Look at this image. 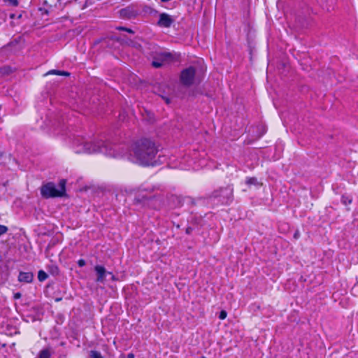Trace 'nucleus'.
<instances>
[{"mask_svg":"<svg viewBox=\"0 0 358 358\" xmlns=\"http://www.w3.org/2000/svg\"><path fill=\"white\" fill-rule=\"evenodd\" d=\"M157 153L155 144L147 139L138 142L134 148L136 162L142 165H154V159Z\"/></svg>","mask_w":358,"mask_h":358,"instance_id":"1","label":"nucleus"},{"mask_svg":"<svg viewBox=\"0 0 358 358\" xmlns=\"http://www.w3.org/2000/svg\"><path fill=\"white\" fill-rule=\"evenodd\" d=\"M81 148L76 150V152L95 153L101 152L107 156L117 157L120 155L116 152L115 148L109 143L102 141H85L80 145Z\"/></svg>","mask_w":358,"mask_h":358,"instance_id":"2","label":"nucleus"},{"mask_svg":"<svg viewBox=\"0 0 358 358\" xmlns=\"http://www.w3.org/2000/svg\"><path fill=\"white\" fill-rule=\"evenodd\" d=\"M66 192V180H61L58 187L53 182H48L42 185L41 194L43 197L48 199L52 197H62Z\"/></svg>","mask_w":358,"mask_h":358,"instance_id":"3","label":"nucleus"},{"mask_svg":"<svg viewBox=\"0 0 358 358\" xmlns=\"http://www.w3.org/2000/svg\"><path fill=\"white\" fill-rule=\"evenodd\" d=\"M213 196L218 198L222 204L229 203L233 199V189L231 187L222 188L213 193Z\"/></svg>","mask_w":358,"mask_h":358,"instance_id":"4","label":"nucleus"},{"mask_svg":"<svg viewBox=\"0 0 358 358\" xmlns=\"http://www.w3.org/2000/svg\"><path fill=\"white\" fill-rule=\"evenodd\" d=\"M173 59V56L170 52H161L157 54L154 57L152 65L155 68H159L164 64L171 62Z\"/></svg>","mask_w":358,"mask_h":358,"instance_id":"5","label":"nucleus"},{"mask_svg":"<svg viewBox=\"0 0 358 358\" xmlns=\"http://www.w3.org/2000/svg\"><path fill=\"white\" fill-rule=\"evenodd\" d=\"M195 69L189 67L184 69L180 74V81L185 86H190L193 84L195 77Z\"/></svg>","mask_w":358,"mask_h":358,"instance_id":"6","label":"nucleus"},{"mask_svg":"<svg viewBox=\"0 0 358 358\" xmlns=\"http://www.w3.org/2000/svg\"><path fill=\"white\" fill-rule=\"evenodd\" d=\"M94 270L97 275L96 281L98 282L103 283L105 282L106 276L107 274L111 275L112 279H114V275L111 273L107 272L106 268L102 266H96L94 267Z\"/></svg>","mask_w":358,"mask_h":358,"instance_id":"7","label":"nucleus"},{"mask_svg":"<svg viewBox=\"0 0 358 358\" xmlns=\"http://www.w3.org/2000/svg\"><path fill=\"white\" fill-rule=\"evenodd\" d=\"M174 22V20L166 13H162L159 15L158 24L164 27H169Z\"/></svg>","mask_w":358,"mask_h":358,"instance_id":"8","label":"nucleus"},{"mask_svg":"<svg viewBox=\"0 0 358 358\" xmlns=\"http://www.w3.org/2000/svg\"><path fill=\"white\" fill-rule=\"evenodd\" d=\"M34 275L31 272H20L18 276V280L26 283L31 282L33 280Z\"/></svg>","mask_w":358,"mask_h":358,"instance_id":"9","label":"nucleus"},{"mask_svg":"<svg viewBox=\"0 0 358 358\" xmlns=\"http://www.w3.org/2000/svg\"><path fill=\"white\" fill-rule=\"evenodd\" d=\"M45 76L48 75H57V76H69L70 73L67 71H59V70H50L48 71L45 74Z\"/></svg>","mask_w":358,"mask_h":358,"instance_id":"10","label":"nucleus"},{"mask_svg":"<svg viewBox=\"0 0 358 358\" xmlns=\"http://www.w3.org/2000/svg\"><path fill=\"white\" fill-rule=\"evenodd\" d=\"M51 356V352L50 349L46 348L42 350L39 354L38 358H50Z\"/></svg>","mask_w":358,"mask_h":358,"instance_id":"11","label":"nucleus"},{"mask_svg":"<svg viewBox=\"0 0 358 358\" xmlns=\"http://www.w3.org/2000/svg\"><path fill=\"white\" fill-rule=\"evenodd\" d=\"M124 43L129 46L135 48L136 49H139L141 48V45L139 43H138L137 42H135L132 40L127 39Z\"/></svg>","mask_w":358,"mask_h":358,"instance_id":"12","label":"nucleus"},{"mask_svg":"<svg viewBox=\"0 0 358 358\" xmlns=\"http://www.w3.org/2000/svg\"><path fill=\"white\" fill-rule=\"evenodd\" d=\"M48 274L43 270H40L38 273V279L39 281L43 282L48 278Z\"/></svg>","mask_w":358,"mask_h":358,"instance_id":"13","label":"nucleus"},{"mask_svg":"<svg viewBox=\"0 0 358 358\" xmlns=\"http://www.w3.org/2000/svg\"><path fill=\"white\" fill-rule=\"evenodd\" d=\"M90 357L91 358H103L101 354L96 350H91L90 352Z\"/></svg>","mask_w":358,"mask_h":358,"instance_id":"14","label":"nucleus"},{"mask_svg":"<svg viewBox=\"0 0 358 358\" xmlns=\"http://www.w3.org/2000/svg\"><path fill=\"white\" fill-rule=\"evenodd\" d=\"M246 183L249 185H259V183L256 178H249L246 180Z\"/></svg>","mask_w":358,"mask_h":358,"instance_id":"15","label":"nucleus"},{"mask_svg":"<svg viewBox=\"0 0 358 358\" xmlns=\"http://www.w3.org/2000/svg\"><path fill=\"white\" fill-rule=\"evenodd\" d=\"M8 231V227L0 224V236Z\"/></svg>","mask_w":358,"mask_h":358,"instance_id":"16","label":"nucleus"},{"mask_svg":"<svg viewBox=\"0 0 358 358\" xmlns=\"http://www.w3.org/2000/svg\"><path fill=\"white\" fill-rule=\"evenodd\" d=\"M117 29L118 30H123V31H126L129 33H131V34H134V31L131 30V29H129V28H126V27H117Z\"/></svg>","mask_w":358,"mask_h":358,"instance_id":"17","label":"nucleus"},{"mask_svg":"<svg viewBox=\"0 0 358 358\" xmlns=\"http://www.w3.org/2000/svg\"><path fill=\"white\" fill-rule=\"evenodd\" d=\"M226 317H227V313H226V311H224V310H222V311L220 312V313L219 318H220V320H224V319H225V318H226Z\"/></svg>","mask_w":358,"mask_h":358,"instance_id":"18","label":"nucleus"},{"mask_svg":"<svg viewBox=\"0 0 358 358\" xmlns=\"http://www.w3.org/2000/svg\"><path fill=\"white\" fill-rule=\"evenodd\" d=\"M78 265L80 266V267H83L85 265V261L84 259H79L78 261Z\"/></svg>","mask_w":358,"mask_h":358,"instance_id":"19","label":"nucleus"},{"mask_svg":"<svg viewBox=\"0 0 358 358\" xmlns=\"http://www.w3.org/2000/svg\"><path fill=\"white\" fill-rule=\"evenodd\" d=\"M8 1L13 6H17L18 5L17 0H8Z\"/></svg>","mask_w":358,"mask_h":358,"instance_id":"20","label":"nucleus"},{"mask_svg":"<svg viewBox=\"0 0 358 358\" xmlns=\"http://www.w3.org/2000/svg\"><path fill=\"white\" fill-rule=\"evenodd\" d=\"M21 297V294L20 292H17L14 294V299H18Z\"/></svg>","mask_w":358,"mask_h":358,"instance_id":"21","label":"nucleus"},{"mask_svg":"<svg viewBox=\"0 0 358 358\" xmlns=\"http://www.w3.org/2000/svg\"><path fill=\"white\" fill-rule=\"evenodd\" d=\"M127 358H134V355L133 353H129L127 355Z\"/></svg>","mask_w":358,"mask_h":358,"instance_id":"22","label":"nucleus"},{"mask_svg":"<svg viewBox=\"0 0 358 358\" xmlns=\"http://www.w3.org/2000/svg\"><path fill=\"white\" fill-rule=\"evenodd\" d=\"M162 98L165 100V101H166V103H169V102H170V101H169V98H167V97H164V96H163Z\"/></svg>","mask_w":358,"mask_h":358,"instance_id":"23","label":"nucleus"},{"mask_svg":"<svg viewBox=\"0 0 358 358\" xmlns=\"http://www.w3.org/2000/svg\"><path fill=\"white\" fill-rule=\"evenodd\" d=\"M348 200L344 201V203L347 204Z\"/></svg>","mask_w":358,"mask_h":358,"instance_id":"24","label":"nucleus"},{"mask_svg":"<svg viewBox=\"0 0 358 358\" xmlns=\"http://www.w3.org/2000/svg\"><path fill=\"white\" fill-rule=\"evenodd\" d=\"M348 200L344 201V203L347 204Z\"/></svg>","mask_w":358,"mask_h":358,"instance_id":"25","label":"nucleus"},{"mask_svg":"<svg viewBox=\"0 0 358 358\" xmlns=\"http://www.w3.org/2000/svg\"><path fill=\"white\" fill-rule=\"evenodd\" d=\"M348 203H351V200H348Z\"/></svg>","mask_w":358,"mask_h":358,"instance_id":"26","label":"nucleus"},{"mask_svg":"<svg viewBox=\"0 0 358 358\" xmlns=\"http://www.w3.org/2000/svg\"><path fill=\"white\" fill-rule=\"evenodd\" d=\"M0 261H1V256L0 255Z\"/></svg>","mask_w":358,"mask_h":358,"instance_id":"27","label":"nucleus"},{"mask_svg":"<svg viewBox=\"0 0 358 358\" xmlns=\"http://www.w3.org/2000/svg\"><path fill=\"white\" fill-rule=\"evenodd\" d=\"M1 156V155L0 154V157Z\"/></svg>","mask_w":358,"mask_h":358,"instance_id":"28","label":"nucleus"},{"mask_svg":"<svg viewBox=\"0 0 358 358\" xmlns=\"http://www.w3.org/2000/svg\"><path fill=\"white\" fill-rule=\"evenodd\" d=\"M202 358H205V357H202Z\"/></svg>","mask_w":358,"mask_h":358,"instance_id":"29","label":"nucleus"}]
</instances>
